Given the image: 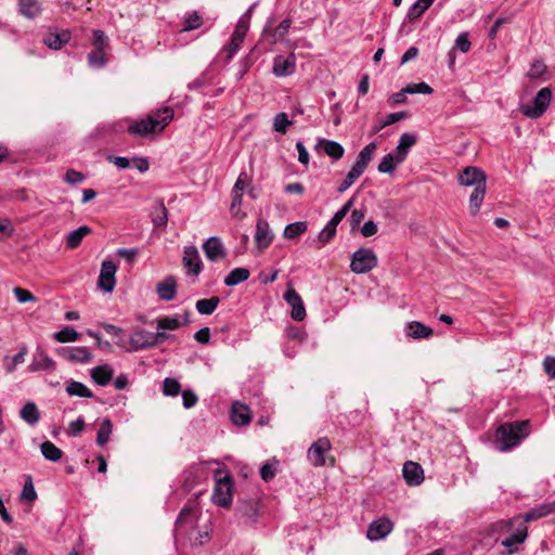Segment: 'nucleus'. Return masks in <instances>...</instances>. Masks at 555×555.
Here are the masks:
<instances>
[{"label": "nucleus", "mask_w": 555, "mask_h": 555, "mask_svg": "<svg viewBox=\"0 0 555 555\" xmlns=\"http://www.w3.org/2000/svg\"><path fill=\"white\" fill-rule=\"evenodd\" d=\"M173 118V109L165 106L150 114L146 118L130 121L127 131L133 137H147L163 131Z\"/></svg>", "instance_id": "f257e3e1"}, {"label": "nucleus", "mask_w": 555, "mask_h": 555, "mask_svg": "<svg viewBox=\"0 0 555 555\" xmlns=\"http://www.w3.org/2000/svg\"><path fill=\"white\" fill-rule=\"evenodd\" d=\"M528 421H516L501 425L495 433L496 449L501 452L517 447L528 436Z\"/></svg>", "instance_id": "f03ea898"}, {"label": "nucleus", "mask_w": 555, "mask_h": 555, "mask_svg": "<svg viewBox=\"0 0 555 555\" xmlns=\"http://www.w3.org/2000/svg\"><path fill=\"white\" fill-rule=\"evenodd\" d=\"M215 488L211 500L214 504L221 507H229L232 503V480L231 477L222 469L215 473Z\"/></svg>", "instance_id": "7ed1b4c3"}, {"label": "nucleus", "mask_w": 555, "mask_h": 555, "mask_svg": "<svg viewBox=\"0 0 555 555\" xmlns=\"http://www.w3.org/2000/svg\"><path fill=\"white\" fill-rule=\"evenodd\" d=\"M376 254L371 248L361 247L351 257L350 270L357 274H364L377 267Z\"/></svg>", "instance_id": "20e7f679"}, {"label": "nucleus", "mask_w": 555, "mask_h": 555, "mask_svg": "<svg viewBox=\"0 0 555 555\" xmlns=\"http://www.w3.org/2000/svg\"><path fill=\"white\" fill-rule=\"evenodd\" d=\"M551 100L552 90L548 87H544L537 93L531 104L520 105V112L529 118H539L550 106Z\"/></svg>", "instance_id": "39448f33"}, {"label": "nucleus", "mask_w": 555, "mask_h": 555, "mask_svg": "<svg viewBox=\"0 0 555 555\" xmlns=\"http://www.w3.org/2000/svg\"><path fill=\"white\" fill-rule=\"evenodd\" d=\"M116 264L112 260H104L101 264V271L98 280L99 288L111 293L115 287Z\"/></svg>", "instance_id": "423d86ee"}, {"label": "nucleus", "mask_w": 555, "mask_h": 555, "mask_svg": "<svg viewBox=\"0 0 555 555\" xmlns=\"http://www.w3.org/2000/svg\"><path fill=\"white\" fill-rule=\"evenodd\" d=\"M330 449V440L326 437H322L318 439L315 442H313L311 447L308 449V460L315 467L323 466L325 464L324 454Z\"/></svg>", "instance_id": "0eeeda50"}, {"label": "nucleus", "mask_w": 555, "mask_h": 555, "mask_svg": "<svg viewBox=\"0 0 555 555\" xmlns=\"http://www.w3.org/2000/svg\"><path fill=\"white\" fill-rule=\"evenodd\" d=\"M130 348L128 351H139L155 347V337L153 332L138 330L129 338Z\"/></svg>", "instance_id": "6e6552de"}, {"label": "nucleus", "mask_w": 555, "mask_h": 555, "mask_svg": "<svg viewBox=\"0 0 555 555\" xmlns=\"http://www.w3.org/2000/svg\"><path fill=\"white\" fill-rule=\"evenodd\" d=\"M57 354L69 362L87 363L92 360V353L87 347H63L56 350Z\"/></svg>", "instance_id": "1a4fd4ad"}, {"label": "nucleus", "mask_w": 555, "mask_h": 555, "mask_svg": "<svg viewBox=\"0 0 555 555\" xmlns=\"http://www.w3.org/2000/svg\"><path fill=\"white\" fill-rule=\"evenodd\" d=\"M392 529V521L386 517H382L370 524L366 537L371 541H378L386 538Z\"/></svg>", "instance_id": "9d476101"}, {"label": "nucleus", "mask_w": 555, "mask_h": 555, "mask_svg": "<svg viewBox=\"0 0 555 555\" xmlns=\"http://www.w3.org/2000/svg\"><path fill=\"white\" fill-rule=\"evenodd\" d=\"M459 182L465 186L478 188L480 185H486L487 176L481 169L477 167H466L459 175Z\"/></svg>", "instance_id": "9b49d317"}, {"label": "nucleus", "mask_w": 555, "mask_h": 555, "mask_svg": "<svg viewBox=\"0 0 555 555\" xmlns=\"http://www.w3.org/2000/svg\"><path fill=\"white\" fill-rule=\"evenodd\" d=\"M284 299L292 307L291 317L295 321H302L306 318V309L300 295L293 287H288Z\"/></svg>", "instance_id": "f8f14e48"}, {"label": "nucleus", "mask_w": 555, "mask_h": 555, "mask_svg": "<svg viewBox=\"0 0 555 555\" xmlns=\"http://www.w3.org/2000/svg\"><path fill=\"white\" fill-rule=\"evenodd\" d=\"M55 362L54 360L48 356V353L41 349L37 348L36 352L33 356L31 363L28 366L30 372H39V371H54Z\"/></svg>", "instance_id": "ddd939ff"}, {"label": "nucleus", "mask_w": 555, "mask_h": 555, "mask_svg": "<svg viewBox=\"0 0 555 555\" xmlns=\"http://www.w3.org/2000/svg\"><path fill=\"white\" fill-rule=\"evenodd\" d=\"M402 474L405 482L411 487L420 486L424 481V470L416 462H405L403 464Z\"/></svg>", "instance_id": "4468645a"}, {"label": "nucleus", "mask_w": 555, "mask_h": 555, "mask_svg": "<svg viewBox=\"0 0 555 555\" xmlns=\"http://www.w3.org/2000/svg\"><path fill=\"white\" fill-rule=\"evenodd\" d=\"M273 233L270 229L269 223L263 220L259 219L257 221L256 225V233H255V242L256 246L259 250H263L270 246L273 240Z\"/></svg>", "instance_id": "2eb2a0df"}, {"label": "nucleus", "mask_w": 555, "mask_h": 555, "mask_svg": "<svg viewBox=\"0 0 555 555\" xmlns=\"http://www.w3.org/2000/svg\"><path fill=\"white\" fill-rule=\"evenodd\" d=\"M296 68V60L294 54L287 57L278 55L273 60V74L276 77H286L292 75Z\"/></svg>", "instance_id": "dca6fc26"}, {"label": "nucleus", "mask_w": 555, "mask_h": 555, "mask_svg": "<svg viewBox=\"0 0 555 555\" xmlns=\"http://www.w3.org/2000/svg\"><path fill=\"white\" fill-rule=\"evenodd\" d=\"M183 266L190 273L198 275L202 271V260L195 246H185L183 250Z\"/></svg>", "instance_id": "f3484780"}, {"label": "nucleus", "mask_w": 555, "mask_h": 555, "mask_svg": "<svg viewBox=\"0 0 555 555\" xmlns=\"http://www.w3.org/2000/svg\"><path fill=\"white\" fill-rule=\"evenodd\" d=\"M190 323L189 312L163 317L157 320V330L176 331Z\"/></svg>", "instance_id": "a211bd4d"}, {"label": "nucleus", "mask_w": 555, "mask_h": 555, "mask_svg": "<svg viewBox=\"0 0 555 555\" xmlns=\"http://www.w3.org/2000/svg\"><path fill=\"white\" fill-rule=\"evenodd\" d=\"M203 250L210 261H217L225 256L223 244L217 236L209 237L203 244Z\"/></svg>", "instance_id": "6ab92c4d"}, {"label": "nucleus", "mask_w": 555, "mask_h": 555, "mask_svg": "<svg viewBox=\"0 0 555 555\" xmlns=\"http://www.w3.org/2000/svg\"><path fill=\"white\" fill-rule=\"evenodd\" d=\"M156 293L162 300L170 301L177 294V280L169 275L156 285Z\"/></svg>", "instance_id": "aec40b11"}, {"label": "nucleus", "mask_w": 555, "mask_h": 555, "mask_svg": "<svg viewBox=\"0 0 555 555\" xmlns=\"http://www.w3.org/2000/svg\"><path fill=\"white\" fill-rule=\"evenodd\" d=\"M72 38L69 30H62L61 33L49 31L43 37V43L50 49L60 50L64 44L68 43Z\"/></svg>", "instance_id": "412c9836"}, {"label": "nucleus", "mask_w": 555, "mask_h": 555, "mask_svg": "<svg viewBox=\"0 0 555 555\" xmlns=\"http://www.w3.org/2000/svg\"><path fill=\"white\" fill-rule=\"evenodd\" d=\"M555 512V500L534 506L522 518L525 522L537 520Z\"/></svg>", "instance_id": "4be33fe9"}, {"label": "nucleus", "mask_w": 555, "mask_h": 555, "mask_svg": "<svg viewBox=\"0 0 555 555\" xmlns=\"http://www.w3.org/2000/svg\"><path fill=\"white\" fill-rule=\"evenodd\" d=\"M320 146H322L324 153L334 160H338L344 156L345 149L340 143L336 141L319 139L315 149H319Z\"/></svg>", "instance_id": "5701e85b"}, {"label": "nucleus", "mask_w": 555, "mask_h": 555, "mask_svg": "<svg viewBox=\"0 0 555 555\" xmlns=\"http://www.w3.org/2000/svg\"><path fill=\"white\" fill-rule=\"evenodd\" d=\"M90 375L95 384L106 386L113 378L114 370L109 364H102L93 367Z\"/></svg>", "instance_id": "b1692460"}, {"label": "nucleus", "mask_w": 555, "mask_h": 555, "mask_svg": "<svg viewBox=\"0 0 555 555\" xmlns=\"http://www.w3.org/2000/svg\"><path fill=\"white\" fill-rule=\"evenodd\" d=\"M91 233L92 229L89 225H81L76 230L70 231L65 238L66 247L68 249L77 248L81 244L82 240Z\"/></svg>", "instance_id": "393cba45"}, {"label": "nucleus", "mask_w": 555, "mask_h": 555, "mask_svg": "<svg viewBox=\"0 0 555 555\" xmlns=\"http://www.w3.org/2000/svg\"><path fill=\"white\" fill-rule=\"evenodd\" d=\"M376 150V144L374 142L369 143L365 145L359 153L356 163L353 164V168L357 169L359 172L363 173L366 169L367 165L370 164L372 156Z\"/></svg>", "instance_id": "a878e982"}, {"label": "nucleus", "mask_w": 555, "mask_h": 555, "mask_svg": "<svg viewBox=\"0 0 555 555\" xmlns=\"http://www.w3.org/2000/svg\"><path fill=\"white\" fill-rule=\"evenodd\" d=\"M231 420L235 425L244 426L250 422L249 408L240 402H235L231 410Z\"/></svg>", "instance_id": "bb28decb"}, {"label": "nucleus", "mask_w": 555, "mask_h": 555, "mask_svg": "<svg viewBox=\"0 0 555 555\" xmlns=\"http://www.w3.org/2000/svg\"><path fill=\"white\" fill-rule=\"evenodd\" d=\"M399 157L401 156L396 151L386 154L378 165V171L382 173H393L396 167L405 160Z\"/></svg>", "instance_id": "cd10ccee"}, {"label": "nucleus", "mask_w": 555, "mask_h": 555, "mask_svg": "<svg viewBox=\"0 0 555 555\" xmlns=\"http://www.w3.org/2000/svg\"><path fill=\"white\" fill-rule=\"evenodd\" d=\"M18 11L27 18H35L41 13V4L38 0H18Z\"/></svg>", "instance_id": "c85d7f7f"}, {"label": "nucleus", "mask_w": 555, "mask_h": 555, "mask_svg": "<svg viewBox=\"0 0 555 555\" xmlns=\"http://www.w3.org/2000/svg\"><path fill=\"white\" fill-rule=\"evenodd\" d=\"M256 5H257V3H253L248 8V10L238 18L237 24H236L235 29L232 35L236 36L237 38L238 37L242 39L245 38V36L249 29L251 14H253V11L256 8Z\"/></svg>", "instance_id": "c756f323"}, {"label": "nucleus", "mask_w": 555, "mask_h": 555, "mask_svg": "<svg viewBox=\"0 0 555 555\" xmlns=\"http://www.w3.org/2000/svg\"><path fill=\"white\" fill-rule=\"evenodd\" d=\"M406 335L415 339L428 338L433 335V330L421 322L413 321L406 325Z\"/></svg>", "instance_id": "7c9ffc66"}, {"label": "nucleus", "mask_w": 555, "mask_h": 555, "mask_svg": "<svg viewBox=\"0 0 555 555\" xmlns=\"http://www.w3.org/2000/svg\"><path fill=\"white\" fill-rule=\"evenodd\" d=\"M416 143V135L414 133L405 132L401 134L399 139V143L396 147L397 154H399L401 157L400 159H405L410 149Z\"/></svg>", "instance_id": "2f4dec72"}, {"label": "nucleus", "mask_w": 555, "mask_h": 555, "mask_svg": "<svg viewBox=\"0 0 555 555\" xmlns=\"http://www.w3.org/2000/svg\"><path fill=\"white\" fill-rule=\"evenodd\" d=\"M66 392L69 396H76L80 398H92V391L82 383L76 380H68L66 383Z\"/></svg>", "instance_id": "473e14b6"}, {"label": "nucleus", "mask_w": 555, "mask_h": 555, "mask_svg": "<svg viewBox=\"0 0 555 555\" xmlns=\"http://www.w3.org/2000/svg\"><path fill=\"white\" fill-rule=\"evenodd\" d=\"M250 273L246 268H235L233 269L224 279V284L227 286H235L242 282L248 280Z\"/></svg>", "instance_id": "72a5a7b5"}, {"label": "nucleus", "mask_w": 555, "mask_h": 555, "mask_svg": "<svg viewBox=\"0 0 555 555\" xmlns=\"http://www.w3.org/2000/svg\"><path fill=\"white\" fill-rule=\"evenodd\" d=\"M220 302L219 297L212 296L210 298H204L196 301V310L198 313L204 315H210L217 309Z\"/></svg>", "instance_id": "f704fd0d"}, {"label": "nucleus", "mask_w": 555, "mask_h": 555, "mask_svg": "<svg viewBox=\"0 0 555 555\" xmlns=\"http://www.w3.org/2000/svg\"><path fill=\"white\" fill-rule=\"evenodd\" d=\"M40 451L43 457L51 462H57L63 456V451L51 441L42 442L40 446Z\"/></svg>", "instance_id": "c9c22d12"}, {"label": "nucleus", "mask_w": 555, "mask_h": 555, "mask_svg": "<svg viewBox=\"0 0 555 555\" xmlns=\"http://www.w3.org/2000/svg\"><path fill=\"white\" fill-rule=\"evenodd\" d=\"M21 417L29 425H35L40 418V413L34 402H27L20 412Z\"/></svg>", "instance_id": "e433bc0d"}, {"label": "nucleus", "mask_w": 555, "mask_h": 555, "mask_svg": "<svg viewBox=\"0 0 555 555\" xmlns=\"http://www.w3.org/2000/svg\"><path fill=\"white\" fill-rule=\"evenodd\" d=\"M486 195V185H480L478 188H475L473 193L469 196V208L470 214L473 216H476L480 209V206L483 202Z\"/></svg>", "instance_id": "4c0bfd02"}, {"label": "nucleus", "mask_w": 555, "mask_h": 555, "mask_svg": "<svg viewBox=\"0 0 555 555\" xmlns=\"http://www.w3.org/2000/svg\"><path fill=\"white\" fill-rule=\"evenodd\" d=\"M292 21L288 18L283 20L270 34V43H276L284 39L286 34L289 31Z\"/></svg>", "instance_id": "58836bf2"}, {"label": "nucleus", "mask_w": 555, "mask_h": 555, "mask_svg": "<svg viewBox=\"0 0 555 555\" xmlns=\"http://www.w3.org/2000/svg\"><path fill=\"white\" fill-rule=\"evenodd\" d=\"M113 429V423L109 418H104L96 434V443L101 447L107 443L109 440L111 434Z\"/></svg>", "instance_id": "ea45409f"}, {"label": "nucleus", "mask_w": 555, "mask_h": 555, "mask_svg": "<svg viewBox=\"0 0 555 555\" xmlns=\"http://www.w3.org/2000/svg\"><path fill=\"white\" fill-rule=\"evenodd\" d=\"M308 229L307 222L305 221H297L294 223H289L284 229V237L287 240H293L295 237H298L302 233H305Z\"/></svg>", "instance_id": "a19ab883"}, {"label": "nucleus", "mask_w": 555, "mask_h": 555, "mask_svg": "<svg viewBox=\"0 0 555 555\" xmlns=\"http://www.w3.org/2000/svg\"><path fill=\"white\" fill-rule=\"evenodd\" d=\"M79 333L73 327H64L63 330L55 332L53 338L59 343H73L79 339Z\"/></svg>", "instance_id": "79ce46f5"}, {"label": "nucleus", "mask_w": 555, "mask_h": 555, "mask_svg": "<svg viewBox=\"0 0 555 555\" xmlns=\"http://www.w3.org/2000/svg\"><path fill=\"white\" fill-rule=\"evenodd\" d=\"M293 125L286 113H279L273 119V130L279 133H286L287 128Z\"/></svg>", "instance_id": "37998d69"}, {"label": "nucleus", "mask_w": 555, "mask_h": 555, "mask_svg": "<svg viewBox=\"0 0 555 555\" xmlns=\"http://www.w3.org/2000/svg\"><path fill=\"white\" fill-rule=\"evenodd\" d=\"M202 25V17L197 14V12L188 13L183 18V31H191L199 28Z\"/></svg>", "instance_id": "c03bdc74"}, {"label": "nucleus", "mask_w": 555, "mask_h": 555, "mask_svg": "<svg viewBox=\"0 0 555 555\" xmlns=\"http://www.w3.org/2000/svg\"><path fill=\"white\" fill-rule=\"evenodd\" d=\"M405 117H406V113L405 112H397V113L388 114L385 119L379 121L378 126L374 127L373 131L376 133L379 130H382L383 128H385L387 126H390L392 124H396V122L402 120Z\"/></svg>", "instance_id": "a18cd8bd"}, {"label": "nucleus", "mask_w": 555, "mask_h": 555, "mask_svg": "<svg viewBox=\"0 0 555 555\" xmlns=\"http://www.w3.org/2000/svg\"><path fill=\"white\" fill-rule=\"evenodd\" d=\"M545 72H546V65L542 61L537 60L531 64L527 75L531 79L545 80V78H544Z\"/></svg>", "instance_id": "49530a36"}, {"label": "nucleus", "mask_w": 555, "mask_h": 555, "mask_svg": "<svg viewBox=\"0 0 555 555\" xmlns=\"http://www.w3.org/2000/svg\"><path fill=\"white\" fill-rule=\"evenodd\" d=\"M88 63L91 67L100 68L106 64L104 50L95 49L88 54Z\"/></svg>", "instance_id": "de8ad7c7"}, {"label": "nucleus", "mask_w": 555, "mask_h": 555, "mask_svg": "<svg viewBox=\"0 0 555 555\" xmlns=\"http://www.w3.org/2000/svg\"><path fill=\"white\" fill-rule=\"evenodd\" d=\"M181 390L180 383L175 378H165L163 382V392L165 396H178Z\"/></svg>", "instance_id": "09e8293b"}, {"label": "nucleus", "mask_w": 555, "mask_h": 555, "mask_svg": "<svg viewBox=\"0 0 555 555\" xmlns=\"http://www.w3.org/2000/svg\"><path fill=\"white\" fill-rule=\"evenodd\" d=\"M243 41H244V39H242L240 37L237 38L234 35L231 36L228 46L224 47V51L227 53V57H225L227 62H230L233 59V56L238 51L241 44L243 43Z\"/></svg>", "instance_id": "8fccbe9b"}, {"label": "nucleus", "mask_w": 555, "mask_h": 555, "mask_svg": "<svg viewBox=\"0 0 555 555\" xmlns=\"http://www.w3.org/2000/svg\"><path fill=\"white\" fill-rule=\"evenodd\" d=\"M28 350L25 345H22L20 347V351L12 357L11 362L7 365V372L12 373L15 371L16 366L18 364H22L25 361V357L27 354Z\"/></svg>", "instance_id": "3c124183"}, {"label": "nucleus", "mask_w": 555, "mask_h": 555, "mask_svg": "<svg viewBox=\"0 0 555 555\" xmlns=\"http://www.w3.org/2000/svg\"><path fill=\"white\" fill-rule=\"evenodd\" d=\"M152 220L155 227H165L168 221L167 209L160 204L153 212Z\"/></svg>", "instance_id": "603ef678"}, {"label": "nucleus", "mask_w": 555, "mask_h": 555, "mask_svg": "<svg viewBox=\"0 0 555 555\" xmlns=\"http://www.w3.org/2000/svg\"><path fill=\"white\" fill-rule=\"evenodd\" d=\"M361 175H362L361 172H359L357 169L351 167V169L347 173L345 180L338 186V192L344 193L345 191H347Z\"/></svg>", "instance_id": "864d4df0"}, {"label": "nucleus", "mask_w": 555, "mask_h": 555, "mask_svg": "<svg viewBox=\"0 0 555 555\" xmlns=\"http://www.w3.org/2000/svg\"><path fill=\"white\" fill-rule=\"evenodd\" d=\"M335 234H336V228L330 223H326V225L320 231V233L318 235V241L321 243V245L318 246L317 248H321L322 245L332 241V238L335 236Z\"/></svg>", "instance_id": "5fc2aeb1"}, {"label": "nucleus", "mask_w": 555, "mask_h": 555, "mask_svg": "<svg viewBox=\"0 0 555 555\" xmlns=\"http://www.w3.org/2000/svg\"><path fill=\"white\" fill-rule=\"evenodd\" d=\"M353 204V199H349L338 211L335 212L333 218L327 222L332 224L333 227L337 228V225L340 223V221L346 217V215L349 212L351 206Z\"/></svg>", "instance_id": "6e6d98bb"}, {"label": "nucleus", "mask_w": 555, "mask_h": 555, "mask_svg": "<svg viewBox=\"0 0 555 555\" xmlns=\"http://www.w3.org/2000/svg\"><path fill=\"white\" fill-rule=\"evenodd\" d=\"M13 293L16 300L21 304L35 302L37 300L33 293L22 287H14Z\"/></svg>", "instance_id": "4d7b16f0"}, {"label": "nucleus", "mask_w": 555, "mask_h": 555, "mask_svg": "<svg viewBox=\"0 0 555 555\" xmlns=\"http://www.w3.org/2000/svg\"><path fill=\"white\" fill-rule=\"evenodd\" d=\"M405 92L409 94L422 93V94H430L433 92V88L426 82H418L409 85L405 87Z\"/></svg>", "instance_id": "13d9d810"}, {"label": "nucleus", "mask_w": 555, "mask_h": 555, "mask_svg": "<svg viewBox=\"0 0 555 555\" xmlns=\"http://www.w3.org/2000/svg\"><path fill=\"white\" fill-rule=\"evenodd\" d=\"M21 499L28 502H34L37 499V492L31 479L25 482L21 493Z\"/></svg>", "instance_id": "bf43d9fd"}, {"label": "nucleus", "mask_w": 555, "mask_h": 555, "mask_svg": "<svg viewBox=\"0 0 555 555\" xmlns=\"http://www.w3.org/2000/svg\"><path fill=\"white\" fill-rule=\"evenodd\" d=\"M93 44L95 49L105 50L108 44V38L103 30H93Z\"/></svg>", "instance_id": "052dcab7"}, {"label": "nucleus", "mask_w": 555, "mask_h": 555, "mask_svg": "<svg viewBox=\"0 0 555 555\" xmlns=\"http://www.w3.org/2000/svg\"><path fill=\"white\" fill-rule=\"evenodd\" d=\"M276 461H273V463L267 462L263 464L260 468V476L264 481H270L275 476V468L273 467L274 464H276Z\"/></svg>", "instance_id": "680f3d73"}, {"label": "nucleus", "mask_w": 555, "mask_h": 555, "mask_svg": "<svg viewBox=\"0 0 555 555\" xmlns=\"http://www.w3.org/2000/svg\"><path fill=\"white\" fill-rule=\"evenodd\" d=\"M426 11L424 5L416 1L409 10L406 14V18L411 22L418 20L423 13Z\"/></svg>", "instance_id": "e2e57ef3"}, {"label": "nucleus", "mask_w": 555, "mask_h": 555, "mask_svg": "<svg viewBox=\"0 0 555 555\" xmlns=\"http://www.w3.org/2000/svg\"><path fill=\"white\" fill-rule=\"evenodd\" d=\"M249 181V177L247 175V172L245 171H242L235 183H234V186H233V190H232V193H238V194H242L243 190L245 189L247 182Z\"/></svg>", "instance_id": "0e129e2a"}, {"label": "nucleus", "mask_w": 555, "mask_h": 555, "mask_svg": "<svg viewBox=\"0 0 555 555\" xmlns=\"http://www.w3.org/2000/svg\"><path fill=\"white\" fill-rule=\"evenodd\" d=\"M543 369L550 378L555 379V357L546 356L543 360Z\"/></svg>", "instance_id": "69168bd1"}, {"label": "nucleus", "mask_w": 555, "mask_h": 555, "mask_svg": "<svg viewBox=\"0 0 555 555\" xmlns=\"http://www.w3.org/2000/svg\"><path fill=\"white\" fill-rule=\"evenodd\" d=\"M85 429V420L82 417H78L73 421L68 426V433L70 436H78Z\"/></svg>", "instance_id": "338daca9"}, {"label": "nucleus", "mask_w": 555, "mask_h": 555, "mask_svg": "<svg viewBox=\"0 0 555 555\" xmlns=\"http://www.w3.org/2000/svg\"><path fill=\"white\" fill-rule=\"evenodd\" d=\"M197 396L191 390L182 391V401L185 409H191L197 403Z\"/></svg>", "instance_id": "774afa93"}]
</instances>
